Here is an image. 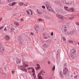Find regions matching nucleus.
Masks as SVG:
<instances>
[{"mask_svg":"<svg viewBox=\"0 0 79 79\" xmlns=\"http://www.w3.org/2000/svg\"><path fill=\"white\" fill-rule=\"evenodd\" d=\"M3 28V26L2 27H0V30H1V29H2Z\"/></svg>","mask_w":79,"mask_h":79,"instance_id":"obj_40","label":"nucleus"},{"mask_svg":"<svg viewBox=\"0 0 79 79\" xmlns=\"http://www.w3.org/2000/svg\"><path fill=\"white\" fill-rule=\"evenodd\" d=\"M0 52H3L4 51V48L2 47V45L1 44H0Z\"/></svg>","mask_w":79,"mask_h":79,"instance_id":"obj_11","label":"nucleus"},{"mask_svg":"<svg viewBox=\"0 0 79 79\" xmlns=\"http://www.w3.org/2000/svg\"><path fill=\"white\" fill-rule=\"evenodd\" d=\"M6 79H7V78Z\"/></svg>","mask_w":79,"mask_h":79,"instance_id":"obj_54","label":"nucleus"},{"mask_svg":"<svg viewBox=\"0 0 79 79\" xmlns=\"http://www.w3.org/2000/svg\"><path fill=\"white\" fill-rule=\"evenodd\" d=\"M48 10L49 11H52V8L51 7V6H50L48 8Z\"/></svg>","mask_w":79,"mask_h":79,"instance_id":"obj_17","label":"nucleus"},{"mask_svg":"<svg viewBox=\"0 0 79 79\" xmlns=\"http://www.w3.org/2000/svg\"><path fill=\"white\" fill-rule=\"evenodd\" d=\"M44 39H48V37L45 36H44Z\"/></svg>","mask_w":79,"mask_h":79,"instance_id":"obj_33","label":"nucleus"},{"mask_svg":"<svg viewBox=\"0 0 79 79\" xmlns=\"http://www.w3.org/2000/svg\"><path fill=\"white\" fill-rule=\"evenodd\" d=\"M76 24L77 26H79V23H78L77 22V23H76Z\"/></svg>","mask_w":79,"mask_h":79,"instance_id":"obj_37","label":"nucleus"},{"mask_svg":"<svg viewBox=\"0 0 79 79\" xmlns=\"http://www.w3.org/2000/svg\"><path fill=\"white\" fill-rule=\"evenodd\" d=\"M56 16L57 18H60V19H66V18L58 14H57Z\"/></svg>","mask_w":79,"mask_h":79,"instance_id":"obj_7","label":"nucleus"},{"mask_svg":"<svg viewBox=\"0 0 79 79\" xmlns=\"http://www.w3.org/2000/svg\"><path fill=\"white\" fill-rule=\"evenodd\" d=\"M66 0H61V2L63 5L66 3Z\"/></svg>","mask_w":79,"mask_h":79,"instance_id":"obj_19","label":"nucleus"},{"mask_svg":"<svg viewBox=\"0 0 79 79\" xmlns=\"http://www.w3.org/2000/svg\"><path fill=\"white\" fill-rule=\"evenodd\" d=\"M23 4H24V3L22 2H19V6H23Z\"/></svg>","mask_w":79,"mask_h":79,"instance_id":"obj_16","label":"nucleus"},{"mask_svg":"<svg viewBox=\"0 0 79 79\" xmlns=\"http://www.w3.org/2000/svg\"><path fill=\"white\" fill-rule=\"evenodd\" d=\"M13 0H7V3H10V2H12Z\"/></svg>","mask_w":79,"mask_h":79,"instance_id":"obj_24","label":"nucleus"},{"mask_svg":"<svg viewBox=\"0 0 79 79\" xmlns=\"http://www.w3.org/2000/svg\"><path fill=\"white\" fill-rule=\"evenodd\" d=\"M31 35H34V34H33L32 33H31Z\"/></svg>","mask_w":79,"mask_h":79,"instance_id":"obj_47","label":"nucleus"},{"mask_svg":"<svg viewBox=\"0 0 79 79\" xmlns=\"http://www.w3.org/2000/svg\"><path fill=\"white\" fill-rule=\"evenodd\" d=\"M21 62V59H19L17 57L16 58V63H17V64H19Z\"/></svg>","mask_w":79,"mask_h":79,"instance_id":"obj_9","label":"nucleus"},{"mask_svg":"<svg viewBox=\"0 0 79 79\" xmlns=\"http://www.w3.org/2000/svg\"><path fill=\"white\" fill-rule=\"evenodd\" d=\"M42 8H43V9L45 8V6H42Z\"/></svg>","mask_w":79,"mask_h":79,"instance_id":"obj_35","label":"nucleus"},{"mask_svg":"<svg viewBox=\"0 0 79 79\" xmlns=\"http://www.w3.org/2000/svg\"><path fill=\"white\" fill-rule=\"evenodd\" d=\"M14 24L15 25H16V26H19V23L16 22H14Z\"/></svg>","mask_w":79,"mask_h":79,"instance_id":"obj_21","label":"nucleus"},{"mask_svg":"<svg viewBox=\"0 0 79 79\" xmlns=\"http://www.w3.org/2000/svg\"><path fill=\"white\" fill-rule=\"evenodd\" d=\"M42 46L44 48H48V45H46L45 44H43Z\"/></svg>","mask_w":79,"mask_h":79,"instance_id":"obj_18","label":"nucleus"},{"mask_svg":"<svg viewBox=\"0 0 79 79\" xmlns=\"http://www.w3.org/2000/svg\"><path fill=\"white\" fill-rule=\"evenodd\" d=\"M16 2H13L12 3L11 5L9 4L8 5L9 6H13L15 5H16Z\"/></svg>","mask_w":79,"mask_h":79,"instance_id":"obj_13","label":"nucleus"},{"mask_svg":"<svg viewBox=\"0 0 79 79\" xmlns=\"http://www.w3.org/2000/svg\"><path fill=\"white\" fill-rule=\"evenodd\" d=\"M55 65H54V66L52 68V70H55Z\"/></svg>","mask_w":79,"mask_h":79,"instance_id":"obj_31","label":"nucleus"},{"mask_svg":"<svg viewBox=\"0 0 79 79\" xmlns=\"http://www.w3.org/2000/svg\"><path fill=\"white\" fill-rule=\"evenodd\" d=\"M68 42L69 44H73V41L71 40H68Z\"/></svg>","mask_w":79,"mask_h":79,"instance_id":"obj_20","label":"nucleus"},{"mask_svg":"<svg viewBox=\"0 0 79 79\" xmlns=\"http://www.w3.org/2000/svg\"><path fill=\"white\" fill-rule=\"evenodd\" d=\"M42 21H43L42 19H39L38 20V21L39 22H42Z\"/></svg>","mask_w":79,"mask_h":79,"instance_id":"obj_23","label":"nucleus"},{"mask_svg":"<svg viewBox=\"0 0 79 79\" xmlns=\"http://www.w3.org/2000/svg\"><path fill=\"white\" fill-rule=\"evenodd\" d=\"M74 32H75V30H73L72 31V33H74Z\"/></svg>","mask_w":79,"mask_h":79,"instance_id":"obj_41","label":"nucleus"},{"mask_svg":"<svg viewBox=\"0 0 79 79\" xmlns=\"http://www.w3.org/2000/svg\"><path fill=\"white\" fill-rule=\"evenodd\" d=\"M17 15V14L15 13V14H13V16H16V15Z\"/></svg>","mask_w":79,"mask_h":79,"instance_id":"obj_43","label":"nucleus"},{"mask_svg":"<svg viewBox=\"0 0 79 79\" xmlns=\"http://www.w3.org/2000/svg\"><path fill=\"white\" fill-rule=\"evenodd\" d=\"M61 73H62V72H60V76H61V77H63V75L62 74H61Z\"/></svg>","mask_w":79,"mask_h":79,"instance_id":"obj_30","label":"nucleus"},{"mask_svg":"<svg viewBox=\"0 0 79 79\" xmlns=\"http://www.w3.org/2000/svg\"><path fill=\"white\" fill-rule=\"evenodd\" d=\"M4 31H7V29H6V28H4Z\"/></svg>","mask_w":79,"mask_h":79,"instance_id":"obj_39","label":"nucleus"},{"mask_svg":"<svg viewBox=\"0 0 79 79\" xmlns=\"http://www.w3.org/2000/svg\"><path fill=\"white\" fill-rule=\"evenodd\" d=\"M23 64L25 66L24 67H23L22 69V70L23 71H25V72H26L27 71V69H26L25 68H26V67H27L28 66V65L27 64H25L24 63V62H23Z\"/></svg>","mask_w":79,"mask_h":79,"instance_id":"obj_5","label":"nucleus"},{"mask_svg":"<svg viewBox=\"0 0 79 79\" xmlns=\"http://www.w3.org/2000/svg\"><path fill=\"white\" fill-rule=\"evenodd\" d=\"M48 64H50V62L48 61Z\"/></svg>","mask_w":79,"mask_h":79,"instance_id":"obj_45","label":"nucleus"},{"mask_svg":"<svg viewBox=\"0 0 79 79\" xmlns=\"http://www.w3.org/2000/svg\"><path fill=\"white\" fill-rule=\"evenodd\" d=\"M11 73L12 74H14V73H15V71L14 70L11 71Z\"/></svg>","mask_w":79,"mask_h":79,"instance_id":"obj_38","label":"nucleus"},{"mask_svg":"<svg viewBox=\"0 0 79 79\" xmlns=\"http://www.w3.org/2000/svg\"><path fill=\"white\" fill-rule=\"evenodd\" d=\"M20 21H23V20L22 19H20Z\"/></svg>","mask_w":79,"mask_h":79,"instance_id":"obj_46","label":"nucleus"},{"mask_svg":"<svg viewBox=\"0 0 79 79\" xmlns=\"http://www.w3.org/2000/svg\"><path fill=\"white\" fill-rule=\"evenodd\" d=\"M62 39L64 41H65V40H66V38H65V37H62Z\"/></svg>","mask_w":79,"mask_h":79,"instance_id":"obj_28","label":"nucleus"},{"mask_svg":"<svg viewBox=\"0 0 79 79\" xmlns=\"http://www.w3.org/2000/svg\"><path fill=\"white\" fill-rule=\"evenodd\" d=\"M2 3V2L1 1V0H0V4H1Z\"/></svg>","mask_w":79,"mask_h":79,"instance_id":"obj_48","label":"nucleus"},{"mask_svg":"<svg viewBox=\"0 0 79 79\" xmlns=\"http://www.w3.org/2000/svg\"><path fill=\"white\" fill-rule=\"evenodd\" d=\"M66 26L64 25L62 27H61V31L63 32H66Z\"/></svg>","mask_w":79,"mask_h":79,"instance_id":"obj_4","label":"nucleus"},{"mask_svg":"<svg viewBox=\"0 0 79 79\" xmlns=\"http://www.w3.org/2000/svg\"><path fill=\"white\" fill-rule=\"evenodd\" d=\"M77 76H78L77 75L75 76L74 77L75 79H76V78H77Z\"/></svg>","mask_w":79,"mask_h":79,"instance_id":"obj_36","label":"nucleus"},{"mask_svg":"<svg viewBox=\"0 0 79 79\" xmlns=\"http://www.w3.org/2000/svg\"><path fill=\"white\" fill-rule=\"evenodd\" d=\"M50 6V5L48 4H47L46 5V8L48 9V8Z\"/></svg>","mask_w":79,"mask_h":79,"instance_id":"obj_25","label":"nucleus"},{"mask_svg":"<svg viewBox=\"0 0 79 79\" xmlns=\"http://www.w3.org/2000/svg\"><path fill=\"white\" fill-rule=\"evenodd\" d=\"M28 5V3L27 2L24 4V6H27Z\"/></svg>","mask_w":79,"mask_h":79,"instance_id":"obj_29","label":"nucleus"},{"mask_svg":"<svg viewBox=\"0 0 79 79\" xmlns=\"http://www.w3.org/2000/svg\"><path fill=\"white\" fill-rule=\"evenodd\" d=\"M55 3H56V4H57V3H56V2H55Z\"/></svg>","mask_w":79,"mask_h":79,"instance_id":"obj_51","label":"nucleus"},{"mask_svg":"<svg viewBox=\"0 0 79 79\" xmlns=\"http://www.w3.org/2000/svg\"><path fill=\"white\" fill-rule=\"evenodd\" d=\"M66 5H71V3H70L69 2H66V3H65Z\"/></svg>","mask_w":79,"mask_h":79,"instance_id":"obj_22","label":"nucleus"},{"mask_svg":"<svg viewBox=\"0 0 79 79\" xmlns=\"http://www.w3.org/2000/svg\"><path fill=\"white\" fill-rule=\"evenodd\" d=\"M5 38L7 40H10V36H9L8 35H6L5 36Z\"/></svg>","mask_w":79,"mask_h":79,"instance_id":"obj_15","label":"nucleus"},{"mask_svg":"<svg viewBox=\"0 0 79 79\" xmlns=\"http://www.w3.org/2000/svg\"><path fill=\"white\" fill-rule=\"evenodd\" d=\"M2 18H0V22L2 21Z\"/></svg>","mask_w":79,"mask_h":79,"instance_id":"obj_44","label":"nucleus"},{"mask_svg":"<svg viewBox=\"0 0 79 79\" xmlns=\"http://www.w3.org/2000/svg\"><path fill=\"white\" fill-rule=\"evenodd\" d=\"M57 55H58V54H57Z\"/></svg>","mask_w":79,"mask_h":79,"instance_id":"obj_53","label":"nucleus"},{"mask_svg":"<svg viewBox=\"0 0 79 79\" xmlns=\"http://www.w3.org/2000/svg\"><path fill=\"white\" fill-rule=\"evenodd\" d=\"M27 69L28 70H29V69H31L32 72V76L34 77L35 78V77H35V70L34 69L32 68H27Z\"/></svg>","mask_w":79,"mask_h":79,"instance_id":"obj_2","label":"nucleus"},{"mask_svg":"<svg viewBox=\"0 0 79 79\" xmlns=\"http://www.w3.org/2000/svg\"><path fill=\"white\" fill-rule=\"evenodd\" d=\"M36 65L37 67L35 68V69H36V70H39V69H40V67L39 64H37Z\"/></svg>","mask_w":79,"mask_h":79,"instance_id":"obj_12","label":"nucleus"},{"mask_svg":"<svg viewBox=\"0 0 79 79\" xmlns=\"http://www.w3.org/2000/svg\"><path fill=\"white\" fill-rule=\"evenodd\" d=\"M18 40L19 41V40H21V37H20V39H19V38L18 37Z\"/></svg>","mask_w":79,"mask_h":79,"instance_id":"obj_42","label":"nucleus"},{"mask_svg":"<svg viewBox=\"0 0 79 79\" xmlns=\"http://www.w3.org/2000/svg\"><path fill=\"white\" fill-rule=\"evenodd\" d=\"M43 35H44V36L45 35L44 34Z\"/></svg>","mask_w":79,"mask_h":79,"instance_id":"obj_52","label":"nucleus"},{"mask_svg":"<svg viewBox=\"0 0 79 79\" xmlns=\"http://www.w3.org/2000/svg\"><path fill=\"white\" fill-rule=\"evenodd\" d=\"M75 50L72 49L71 52V56L72 58H74L75 56Z\"/></svg>","mask_w":79,"mask_h":79,"instance_id":"obj_3","label":"nucleus"},{"mask_svg":"<svg viewBox=\"0 0 79 79\" xmlns=\"http://www.w3.org/2000/svg\"><path fill=\"white\" fill-rule=\"evenodd\" d=\"M64 8L65 10L66 11H67V9H68V7H66V6H64Z\"/></svg>","mask_w":79,"mask_h":79,"instance_id":"obj_27","label":"nucleus"},{"mask_svg":"<svg viewBox=\"0 0 79 79\" xmlns=\"http://www.w3.org/2000/svg\"><path fill=\"white\" fill-rule=\"evenodd\" d=\"M78 45H79V42L78 43Z\"/></svg>","mask_w":79,"mask_h":79,"instance_id":"obj_49","label":"nucleus"},{"mask_svg":"<svg viewBox=\"0 0 79 79\" xmlns=\"http://www.w3.org/2000/svg\"><path fill=\"white\" fill-rule=\"evenodd\" d=\"M44 73L45 74V72L43 71V70H41L40 72L38 74V76H37V78L38 79H43L42 77V75L43 76L44 75Z\"/></svg>","mask_w":79,"mask_h":79,"instance_id":"obj_1","label":"nucleus"},{"mask_svg":"<svg viewBox=\"0 0 79 79\" xmlns=\"http://www.w3.org/2000/svg\"><path fill=\"white\" fill-rule=\"evenodd\" d=\"M51 35L52 36H53V32H52L51 33Z\"/></svg>","mask_w":79,"mask_h":79,"instance_id":"obj_34","label":"nucleus"},{"mask_svg":"<svg viewBox=\"0 0 79 79\" xmlns=\"http://www.w3.org/2000/svg\"><path fill=\"white\" fill-rule=\"evenodd\" d=\"M57 54L58 53V52L57 51Z\"/></svg>","mask_w":79,"mask_h":79,"instance_id":"obj_50","label":"nucleus"},{"mask_svg":"<svg viewBox=\"0 0 79 79\" xmlns=\"http://www.w3.org/2000/svg\"><path fill=\"white\" fill-rule=\"evenodd\" d=\"M68 70V69L65 68L63 70V74H64V75H65V74H66V73H67Z\"/></svg>","mask_w":79,"mask_h":79,"instance_id":"obj_10","label":"nucleus"},{"mask_svg":"<svg viewBox=\"0 0 79 79\" xmlns=\"http://www.w3.org/2000/svg\"><path fill=\"white\" fill-rule=\"evenodd\" d=\"M70 9L72 12H74V9H73V8H70Z\"/></svg>","mask_w":79,"mask_h":79,"instance_id":"obj_26","label":"nucleus"},{"mask_svg":"<svg viewBox=\"0 0 79 79\" xmlns=\"http://www.w3.org/2000/svg\"><path fill=\"white\" fill-rule=\"evenodd\" d=\"M27 14V15H31V16L32 15V10H27L26 11Z\"/></svg>","mask_w":79,"mask_h":79,"instance_id":"obj_6","label":"nucleus"},{"mask_svg":"<svg viewBox=\"0 0 79 79\" xmlns=\"http://www.w3.org/2000/svg\"><path fill=\"white\" fill-rule=\"evenodd\" d=\"M69 18L70 19H74V17H70V18Z\"/></svg>","mask_w":79,"mask_h":79,"instance_id":"obj_32","label":"nucleus"},{"mask_svg":"<svg viewBox=\"0 0 79 79\" xmlns=\"http://www.w3.org/2000/svg\"><path fill=\"white\" fill-rule=\"evenodd\" d=\"M35 29L36 31H39L40 29L39 27V25L38 24H35Z\"/></svg>","mask_w":79,"mask_h":79,"instance_id":"obj_8","label":"nucleus"},{"mask_svg":"<svg viewBox=\"0 0 79 79\" xmlns=\"http://www.w3.org/2000/svg\"><path fill=\"white\" fill-rule=\"evenodd\" d=\"M37 14L38 15H42V11L39 10H37Z\"/></svg>","mask_w":79,"mask_h":79,"instance_id":"obj_14","label":"nucleus"}]
</instances>
